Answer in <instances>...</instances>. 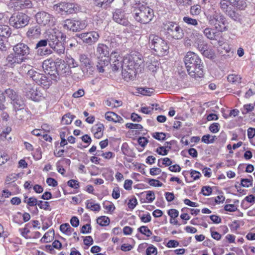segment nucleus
Masks as SVG:
<instances>
[{"mask_svg": "<svg viewBox=\"0 0 255 255\" xmlns=\"http://www.w3.org/2000/svg\"><path fill=\"white\" fill-rule=\"evenodd\" d=\"M146 199L147 200V202H152L155 199V195L154 192L151 191H147Z\"/></svg>", "mask_w": 255, "mask_h": 255, "instance_id": "55", "label": "nucleus"}, {"mask_svg": "<svg viewBox=\"0 0 255 255\" xmlns=\"http://www.w3.org/2000/svg\"><path fill=\"white\" fill-rule=\"evenodd\" d=\"M150 7L141 4L135 7L133 11V16L137 22L142 24L149 23L153 19L154 14Z\"/></svg>", "mask_w": 255, "mask_h": 255, "instance_id": "4", "label": "nucleus"}, {"mask_svg": "<svg viewBox=\"0 0 255 255\" xmlns=\"http://www.w3.org/2000/svg\"><path fill=\"white\" fill-rule=\"evenodd\" d=\"M149 45L154 54L161 56L168 53L169 45L167 42L161 37L155 34L149 36Z\"/></svg>", "mask_w": 255, "mask_h": 255, "instance_id": "3", "label": "nucleus"}, {"mask_svg": "<svg viewBox=\"0 0 255 255\" xmlns=\"http://www.w3.org/2000/svg\"><path fill=\"white\" fill-rule=\"evenodd\" d=\"M148 183L150 186L154 187H161L163 185V184L159 180L154 179H149Z\"/></svg>", "mask_w": 255, "mask_h": 255, "instance_id": "50", "label": "nucleus"}, {"mask_svg": "<svg viewBox=\"0 0 255 255\" xmlns=\"http://www.w3.org/2000/svg\"><path fill=\"white\" fill-rule=\"evenodd\" d=\"M54 236V231L53 230H50L47 232L43 237L41 239L40 241L42 243H48L50 242Z\"/></svg>", "mask_w": 255, "mask_h": 255, "instance_id": "30", "label": "nucleus"}, {"mask_svg": "<svg viewBox=\"0 0 255 255\" xmlns=\"http://www.w3.org/2000/svg\"><path fill=\"white\" fill-rule=\"evenodd\" d=\"M78 37L81 39L84 43L89 45H92L98 41L100 38V35L97 31H91L82 33L78 35Z\"/></svg>", "mask_w": 255, "mask_h": 255, "instance_id": "14", "label": "nucleus"}, {"mask_svg": "<svg viewBox=\"0 0 255 255\" xmlns=\"http://www.w3.org/2000/svg\"><path fill=\"white\" fill-rule=\"evenodd\" d=\"M97 222L102 226H107L110 223V219L107 217L102 216L97 219Z\"/></svg>", "mask_w": 255, "mask_h": 255, "instance_id": "40", "label": "nucleus"}, {"mask_svg": "<svg viewBox=\"0 0 255 255\" xmlns=\"http://www.w3.org/2000/svg\"><path fill=\"white\" fill-rule=\"evenodd\" d=\"M4 92L6 97L9 99L11 100V102L15 100L16 98L19 96L17 94L15 91L11 89H6Z\"/></svg>", "mask_w": 255, "mask_h": 255, "instance_id": "31", "label": "nucleus"}, {"mask_svg": "<svg viewBox=\"0 0 255 255\" xmlns=\"http://www.w3.org/2000/svg\"><path fill=\"white\" fill-rule=\"evenodd\" d=\"M11 103L13 105V108L16 112V115L17 116L19 115V113H21L23 115L26 114V112L24 108V102L21 100L20 96L11 102Z\"/></svg>", "mask_w": 255, "mask_h": 255, "instance_id": "21", "label": "nucleus"}, {"mask_svg": "<svg viewBox=\"0 0 255 255\" xmlns=\"http://www.w3.org/2000/svg\"><path fill=\"white\" fill-rule=\"evenodd\" d=\"M11 34V30L9 26L4 24H0V49L2 51H6L7 46L6 39Z\"/></svg>", "mask_w": 255, "mask_h": 255, "instance_id": "11", "label": "nucleus"}, {"mask_svg": "<svg viewBox=\"0 0 255 255\" xmlns=\"http://www.w3.org/2000/svg\"><path fill=\"white\" fill-rule=\"evenodd\" d=\"M220 125L218 123L212 124L209 127L210 130L213 133H216L219 130Z\"/></svg>", "mask_w": 255, "mask_h": 255, "instance_id": "56", "label": "nucleus"}, {"mask_svg": "<svg viewBox=\"0 0 255 255\" xmlns=\"http://www.w3.org/2000/svg\"><path fill=\"white\" fill-rule=\"evenodd\" d=\"M152 136L155 139L161 140H164L166 137V135L163 132H154L152 134Z\"/></svg>", "mask_w": 255, "mask_h": 255, "instance_id": "52", "label": "nucleus"}, {"mask_svg": "<svg viewBox=\"0 0 255 255\" xmlns=\"http://www.w3.org/2000/svg\"><path fill=\"white\" fill-rule=\"evenodd\" d=\"M104 128V126L103 124L101 123L97 124L93 128V131L100 132H103V129Z\"/></svg>", "mask_w": 255, "mask_h": 255, "instance_id": "58", "label": "nucleus"}, {"mask_svg": "<svg viewBox=\"0 0 255 255\" xmlns=\"http://www.w3.org/2000/svg\"><path fill=\"white\" fill-rule=\"evenodd\" d=\"M50 47L58 54L64 52L65 48L61 41L64 37V34L59 29L53 28L48 31L45 36Z\"/></svg>", "mask_w": 255, "mask_h": 255, "instance_id": "2", "label": "nucleus"}, {"mask_svg": "<svg viewBox=\"0 0 255 255\" xmlns=\"http://www.w3.org/2000/svg\"><path fill=\"white\" fill-rule=\"evenodd\" d=\"M176 3L179 6H188L192 4V0H175Z\"/></svg>", "mask_w": 255, "mask_h": 255, "instance_id": "49", "label": "nucleus"}, {"mask_svg": "<svg viewBox=\"0 0 255 255\" xmlns=\"http://www.w3.org/2000/svg\"><path fill=\"white\" fill-rule=\"evenodd\" d=\"M103 207L109 212L112 213L115 209L114 204L112 202H106L103 203Z\"/></svg>", "mask_w": 255, "mask_h": 255, "instance_id": "45", "label": "nucleus"}, {"mask_svg": "<svg viewBox=\"0 0 255 255\" xmlns=\"http://www.w3.org/2000/svg\"><path fill=\"white\" fill-rule=\"evenodd\" d=\"M163 29L166 37L175 39H180L184 36V32L180 25L174 22H168L164 24Z\"/></svg>", "mask_w": 255, "mask_h": 255, "instance_id": "6", "label": "nucleus"}, {"mask_svg": "<svg viewBox=\"0 0 255 255\" xmlns=\"http://www.w3.org/2000/svg\"><path fill=\"white\" fill-rule=\"evenodd\" d=\"M80 61L82 64H90V60L87 55L81 54L80 56Z\"/></svg>", "mask_w": 255, "mask_h": 255, "instance_id": "60", "label": "nucleus"}, {"mask_svg": "<svg viewBox=\"0 0 255 255\" xmlns=\"http://www.w3.org/2000/svg\"><path fill=\"white\" fill-rule=\"evenodd\" d=\"M53 9L57 13L61 14H73L81 11V7L78 4L64 2L54 4Z\"/></svg>", "mask_w": 255, "mask_h": 255, "instance_id": "7", "label": "nucleus"}, {"mask_svg": "<svg viewBox=\"0 0 255 255\" xmlns=\"http://www.w3.org/2000/svg\"><path fill=\"white\" fill-rule=\"evenodd\" d=\"M225 210L229 212H234L237 210V208L234 204H227L224 207Z\"/></svg>", "mask_w": 255, "mask_h": 255, "instance_id": "63", "label": "nucleus"}, {"mask_svg": "<svg viewBox=\"0 0 255 255\" xmlns=\"http://www.w3.org/2000/svg\"><path fill=\"white\" fill-rule=\"evenodd\" d=\"M87 22L84 20L66 19L63 21V27L73 31H79L87 26Z\"/></svg>", "mask_w": 255, "mask_h": 255, "instance_id": "9", "label": "nucleus"}, {"mask_svg": "<svg viewBox=\"0 0 255 255\" xmlns=\"http://www.w3.org/2000/svg\"><path fill=\"white\" fill-rule=\"evenodd\" d=\"M96 6L102 7L111 3L114 0H93Z\"/></svg>", "mask_w": 255, "mask_h": 255, "instance_id": "41", "label": "nucleus"}, {"mask_svg": "<svg viewBox=\"0 0 255 255\" xmlns=\"http://www.w3.org/2000/svg\"><path fill=\"white\" fill-rule=\"evenodd\" d=\"M74 118L75 116L72 115L70 113L66 114L62 118V123L64 125L70 124Z\"/></svg>", "mask_w": 255, "mask_h": 255, "instance_id": "35", "label": "nucleus"}, {"mask_svg": "<svg viewBox=\"0 0 255 255\" xmlns=\"http://www.w3.org/2000/svg\"><path fill=\"white\" fill-rule=\"evenodd\" d=\"M67 185L73 188L78 189L80 187L79 182L76 180L71 179L67 182Z\"/></svg>", "mask_w": 255, "mask_h": 255, "instance_id": "47", "label": "nucleus"}, {"mask_svg": "<svg viewBox=\"0 0 255 255\" xmlns=\"http://www.w3.org/2000/svg\"><path fill=\"white\" fill-rule=\"evenodd\" d=\"M148 142V139L145 137H140L138 138V143L142 147H144Z\"/></svg>", "mask_w": 255, "mask_h": 255, "instance_id": "62", "label": "nucleus"}, {"mask_svg": "<svg viewBox=\"0 0 255 255\" xmlns=\"http://www.w3.org/2000/svg\"><path fill=\"white\" fill-rule=\"evenodd\" d=\"M122 60V57L117 51H113L111 53L109 56V63H113V64H119V62Z\"/></svg>", "mask_w": 255, "mask_h": 255, "instance_id": "28", "label": "nucleus"}, {"mask_svg": "<svg viewBox=\"0 0 255 255\" xmlns=\"http://www.w3.org/2000/svg\"><path fill=\"white\" fill-rule=\"evenodd\" d=\"M86 208L94 211H99L101 209L100 205L98 203H95L93 201L88 200L86 202Z\"/></svg>", "mask_w": 255, "mask_h": 255, "instance_id": "29", "label": "nucleus"}, {"mask_svg": "<svg viewBox=\"0 0 255 255\" xmlns=\"http://www.w3.org/2000/svg\"><path fill=\"white\" fill-rule=\"evenodd\" d=\"M38 67L42 69V71L44 72L46 74L52 76V79L53 80L57 81V76L58 74V68L56 65H37Z\"/></svg>", "mask_w": 255, "mask_h": 255, "instance_id": "17", "label": "nucleus"}, {"mask_svg": "<svg viewBox=\"0 0 255 255\" xmlns=\"http://www.w3.org/2000/svg\"><path fill=\"white\" fill-rule=\"evenodd\" d=\"M35 17L37 23L41 26L50 27L54 26L56 23L55 17L45 11L38 12Z\"/></svg>", "mask_w": 255, "mask_h": 255, "instance_id": "8", "label": "nucleus"}, {"mask_svg": "<svg viewBox=\"0 0 255 255\" xmlns=\"http://www.w3.org/2000/svg\"><path fill=\"white\" fill-rule=\"evenodd\" d=\"M138 232L141 234L144 235L146 237H150L152 235V232L147 226H142L138 229Z\"/></svg>", "mask_w": 255, "mask_h": 255, "instance_id": "42", "label": "nucleus"}, {"mask_svg": "<svg viewBox=\"0 0 255 255\" xmlns=\"http://www.w3.org/2000/svg\"><path fill=\"white\" fill-rule=\"evenodd\" d=\"M105 117L109 121H112L115 123H123V119L117 114L113 112H108L105 114Z\"/></svg>", "mask_w": 255, "mask_h": 255, "instance_id": "23", "label": "nucleus"}, {"mask_svg": "<svg viewBox=\"0 0 255 255\" xmlns=\"http://www.w3.org/2000/svg\"><path fill=\"white\" fill-rule=\"evenodd\" d=\"M230 5L228 0H221L219 3L220 8L224 12L228 15L230 17L235 19L237 17L236 13L234 11L228 10Z\"/></svg>", "mask_w": 255, "mask_h": 255, "instance_id": "22", "label": "nucleus"}, {"mask_svg": "<svg viewBox=\"0 0 255 255\" xmlns=\"http://www.w3.org/2000/svg\"><path fill=\"white\" fill-rule=\"evenodd\" d=\"M123 62L124 64H142L143 58L142 54L139 52L131 51L130 53L124 56Z\"/></svg>", "mask_w": 255, "mask_h": 255, "instance_id": "13", "label": "nucleus"}, {"mask_svg": "<svg viewBox=\"0 0 255 255\" xmlns=\"http://www.w3.org/2000/svg\"><path fill=\"white\" fill-rule=\"evenodd\" d=\"M168 214L171 217V218L175 219V218L178 217L179 212L177 210L172 209L168 210Z\"/></svg>", "mask_w": 255, "mask_h": 255, "instance_id": "59", "label": "nucleus"}, {"mask_svg": "<svg viewBox=\"0 0 255 255\" xmlns=\"http://www.w3.org/2000/svg\"><path fill=\"white\" fill-rule=\"evenodd\" d=\"M27 96L28 98L35 101L38 100L39 97L37 91H35L33 89H31L27 93Z\"/></svg>", "mask_w": 255, "mask_h": 255, "instance_id": "37", "label": "nucleus"}, {"mask_svg": "<svg viewBox=\"0 0 255 255\" xmlns=\"http://www.w3.org/2000/svg\"><path fill=\"white\" fill-rule=\"evenodd\" d=\"M38 201L37 199L34 197L28 198L27 196H25L23 200L24 203H26L27 205L31 207L37 205Z\"/></svg>", "mask_w": 255, "mask_h": 255, "instance_id": "36", "label": "nucleus"}, {"mask_svg": "<svg viewBox=\"0 0 255 255\" xmlns=\"http://www.w3.org/2000/svg\"><path fill=\"white\" fill-rule=\"evenodd\" d=\"M112 196L114 199H117L120 196V191L119 187H115L113 189Z\"/></svg>", "mask_w": 255, "mask_h": 255, "instance_id": "61", "label": "nucleus"}, {"mask_svg": "<svg viewBox=\"0 0 255 255\" xmlns=\"http://www.w3.org/2000/svg\"><path fill=\"white\" fill-rule=\"evenodd\" d=\"M122 76L127 81L133 80L135 76L134 65H122Z\"/></svg>", "mask_w": 255, "mask_h": 255, "instance_id": "16", "label": "nucleus"}, {"mask_svg": "<svg viewBox=\"0 0 255 255\" xmlns=\"http://www.w3.org/2000/svg\"><path fill=\"white\" fill-rule=\"evenodd\" d=\"M13 53L9 54L6 61L9 64H21L28 59L30 53L29 47L24 43H19L13 47Z\"/></svg>", "mask_w": 255, "mask_h": 255, "instance_id": "1", "label": "nucleus"}, {"mask_svg": "<svg viewBox=\"0 0 255 255\" xmlns=\"http://www.w3.org/2000/svg\"><path fill=\"white\" fill-rule=\"evenodd\" d=\"M137 204V199L134 197L129 200L128 204V207L130 209H133Z\"/></svg>", "mask_w": 255, "mask_h": 255, "instance_id": "57", "label": "nucleus"}, {"mask_svg": "<svg viewBox=\"0 0 255 255\" xmlns=\"http://www.w3.org/2000/svg\"><path fill=\"white\" fill-rule=\"evenodd\" d=\"M218 31L214 32L213 30L210 27H207L203 30V33L205 36L210 40H216L217 39L216 38L217 34L218 33Z\"/></svg>", "mask_w": 255, "mask_h": 255, "instance_id": "25", "label": "nucleus"}, {"mask_svg": "<svg viewBox=\"0 0 255 255\" xmlns=\"http://www.w3.org/2000/svg\"><path fill=\"white\" fill-rule=\"evenodd\" d=\"M187 65H178L176 67V72L182 79H184L187 77L186 71H187Z\"/></svg>", "mask_w": 255, "mask_h": 255, "instance_id": "26", "label": "nucleus"}, {"mask_svg": "<svg viewBox=\"0 0 255 255\" xmlns=\"http://www.w3.org/2000/svg\"><path fill=\"white\" fill-rule=\"evenodd\" d=\"M215 138V135L212 136L210 134H206L202 136L201 140L202 142L208 144L213 143Z\"/></svg>", "mask_w": 255, "mask_h": 255, "instance_id": "39", "label": "nucleus"}, {"mask_svg": "<svg viewBox=\"0 0 255 255\" xmlns=\"http://www.w3.org/2000/svg\"><path fill=\"white\" fill-rule=\"evenodd\" d=\"M29 20V17L22 12L13 14L9 19L10 24L16 28H22L27 25Z\"/></svg>", "mask_w": 255, "mask_h": 255, "instance_id": "10", "label": "nucleus"}, {"mask_svg": "<svg viewBox=\"0 0 255 255\" xmlns=\"http://www.w3.org/2000/svg\"><path fill=\"white\" fill-rule=\"evenodd\" d=\"M98 54V64H108L109 62V53L108 47L104 44L99 43L97 47Z\"/></svg>", "mask_w": 255, "mask_h": 255, "instance_id": "12", "label": "nucleus"}, {"mask_svg": "<svg viewBox=\"0 0 255 255\" xmlns=\"http://www.w3.org/2000/svg\"><path fill=\"white\" fill-rule=\"evenodd\" d=\"M228 81L234 84H238L241 83L242 78L239 75L231 74L227 77Z\"/></svg>", "mask_w": 255, "mask_h": 255, "instance_id": "33", "label": "nucleus"}, {"mask_svg": "<svg viewBox=\"0 0 255 255\" xmlns=\"http://www.w3.org/2000/svg\"><path fill=\"white\" fill-rule=\"evenodd\" d=\"M27 224H26L24 228H20L19 229V232L22 237L25 238V239L30 238L28 236V233H29L30 231L27 228Z\"/></svg>", "mask_w": 255, "mask_h": 255, "instance_id": "48", "label": "nucleus"}, {"mask_svg": "<svg viewBox=\"0 0 255 255\" xmlns=\"http://www.w3.org/2000/svg\"><path fill=\"white\" fill-rule=\"evenodd\" d=\"M126 127L130 129H135L141 130L142 129V126L140 124L128 123L126 124Z\"/></svg>", "mask_w": 255, "mask_h": 255, "instance_id": "51", "label": "nucleus"}, {"mask_svg": "<svg viewBox=\"0 0 255 255\" xmlns=\"http://www.w3.org/2000/svg\"><path fill=\"white\" fill-rule=\"evenodd\" d=\"M157 249L153 246L149 247L146 250V254L147 255H156Z\"/></svg>", "mask_w": 255, "mask_h": 255, "instance_id": "53", "label": "nucleus"}, {"mask_svg": "<svg viewBox=\"0 0 255 255\" xmlns=\"http://www.w3.org/2000/svg\"><path fill=\"white\" fill-rule=\"evenodd\" d=\"M212 192V189L210 186H203L201 190V193L205 196H209Z\"/></svg>", "mask_w": 255, "mask_h": 255, "instance_id": "46", "label": "nucleus"}, {"mask_svg": "<svg viewBox=\"0 0 255 255\" xmlns=\"http://www.w3.org/2000/svg\"><path fill=\"white\" fill-rule=\"evenodd\" d=\"M209 24L213 26L218 32H225L228 30L229 26L226 17L219 11H215L212 14L207 16Z\"/></svg>", "mask_w": 255, "mask_h": 255, "instance_id": "5", "label": "nucleus"}, {"mask_svg": "<svg viewBox=\"0 0 255 255\" xmlns=\"http://www.w3.org/2000/svg\"><path fill=\"white\" fill-rule=\"evenodd\" d=\"M40 28L37 26H33L30 28L27 31L26 34L28 37L36 38L40 34Z\"/></svg>", "mask_w": 255, "mask_h": 255, "instance_id": "24", "label": "nucleus"}, {"mask_svg": "<svg viewBox=\"0 0 255 255\" xmlns=\"http://www.w3.org/2000/svg\"><path fill=\"white\" fill-rule=\"evenodd\" d=\"M194 46L201 52L208 48V46H209V44L204 40L202 35H195V36H194Z\"/></svg>", "mask_w": 255, "mask_h": 255, "instance_id": "19", "label": "nucleus"}, {"mask_svg": "<svg viewBox=\"0 0 255 255\" xmlns=\"http://www.w3.org/2000/svg\"><path fill=\"white\" fill-rule=\"evenodd\" d=\"M183 21L184 23L188 25L197 26L198 25V22L196 19L193 18L189 16H184Z\"/></svg>", "mask_w": 255, "mask_h": 255, "instance_id": "32", "label": "nucleus"}, {"mask_svg": "<svg viewBox=\"0 0 255 255\" xmlns=\"http://www.w3.org/2000/svg\"><path fill=\"white\" fill-rule=\"evenodd\" d=\"M18 175L16 173H12L9 176H7L6 179V182L8 183L10 182H13L17 180Z\"/></svg>", "mask_w": 255, "mask_h": 255, "instance_id": "54", "label": "nucleus"}, {"mask_svg": "<svg viewBox=\"0 0 255 255\" xmlns=\"http://www.w3.org/2000/svg\"><path fill=\"white\" fill-rule=\"evenodd\" d=\"M201 53L204 56L210 59H213L215 57V52L210 45L208 46V48L201 52Z\"/></svg>", "mask_w": 255, "mask_h": 255, "instance_id": "27", "label": "nucleus"}, {"mask_svg": "<svg viewBox=\"0 0 255 255\" xmlns=\"http://www.w3.org/2000/svg\"><path fill=\"white\" fill-rule=\"evenodd\" d=\"M187 71L190 76L194 78H201L204 75L203 65H187Z\"/></svg>", "mask_w": 255, "mask_h": 255, "instance_id": "15", "label": "nucleus"}, {"mask_svg": "<svg viewBox=\"0 0 255 255\" xmlns=\"http://www.w3.org/2000/svg\"><path fill=\"white\" fill-rule=\"evenodd\" d=\"M39 72L34 74L32 79L35 81L38 85L41 84V78L44 77V75L40 72H43L42 70L38 69Z\"/></svg>", "mask_w": 255, "mask_h": 255, "instance_id": "44", "label": "nucleus"}, {"mask_svg": "<svg viewBox=\"0 0 255 255\" xmlns=\"http://www.w3.org/2000/svg\"><path fill=\"white\" fill-rule=\"evenodd\" d=\"M184 62V64H200L201 60L196 53L189 51L185 56Z\"/></svg>", "mask_w": 255, "mask_h": 255, "instance_id": "20", "label": "nucleus"}, {"mask_svg": "<svg viewBox=\"0 0 255 255\" xmlns=\"http://www.w3.org/2000/svg\"><path fill=\"white\" fill-rule=\"evenodd\" d=\"M37 205L41 209L48 211H51V210L48 202L40 200L38 201Z\"/></svg>", "mask_w": 255, "mask_h": 255, "instance_id": "43", "label": "nucleus"}, {"mask_svg": "<svg viewBox=\"0 0 255 255\" xmlns=\"http://www.w3.org/2000/svg\"><path fill=\"white\" fill-rule=\"evenodd\" d=\"M113 17L114 21L121 25L128 26L129 24V22L126 17L124 11L121 9H117L113 13Z\"/></svg>", "mask_w": 255, "mask_h": 255, "instance_id": "18", "label": "nucleus"}, {"mask_svg": "<svg viewBox=\"0 0 255 255\" xmlns=\"http://www.w3.org/2000/svg\"><path fill=\"white\" fill-rule=\"evenodd\" d=\"M201 12V6L199 4H195L190 7V13L192 16H197Z\"/></svg>", "mask_w": 255, "mask_h": 255, "instance_id": "34", "label": "nucleus"}, {"mask_svg": "<svg viewBox=\"0 0 255 255\" xmlns=\"http://www.w3.org/2000/svg\"><path fill=\"white\" fill-rule=\"evenodd\" d=\"M138 92L143 95L149 96L154 92L152 88H148L146 87H141L138 89Z\"/></svg>", "mask_w": 255, "mask_h": 255, "instance_id": "38", "label": "nucleus"}, {"mask_svg": "<svg viewBox=\"0 0 255 255\" xmlns=\"http://www.w3.org/2000/svg\"><path fill=\"white\" fill-rule=\"evenodd\" d=\"M133 182L131 180L127 179L125 181L124 187L126 190H130L131 189V186Z\"/></svg>", "mask_w": 255, "mask_h": 255, "instance_id": "64", "label": "nucleus"}]
</instances>
